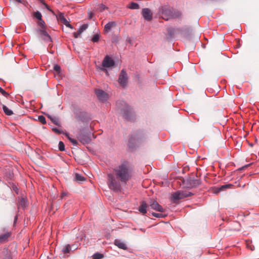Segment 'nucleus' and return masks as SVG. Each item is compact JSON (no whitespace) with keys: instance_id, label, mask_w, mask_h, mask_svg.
<instances>
[{"instance_id":"nucleus-49","label":"nucleus","mask_w":259,"mask_h":259,"mask_svg":"<svg viewBox=\"0 0 259 259\" xmlns=\"http://www.w3.org/2000/svg\"><path fill=\"white\" fill-rule=\"evenodd\" d=\"M66 27L70 28L71 29H74V28L69 23L66 25Z\"/></svg>"},{"instance_id":"nucleus-14","label":"nucleus","mask_w":259,"mask_h":259,"mask_svg":"<svg viewBox=\"0 0 259 259\" xmlns=\"http://www.w3.org/2000/svg\"><path fill=\"white\" fill-rule=\"evenodd\" d=\"M148 205L146 202L142 201L140 202V205L138 208V210L143 214H145L147 212Z\"/></svg>"},{"instance_id":"nucleus-15","label":"nucleus","mask_w":259,"mask_h":259,"mask_svg":"<svg viewBox=\"0 0 259 259\" xmlns=\"http://www.w3.org/2000/svg\"><path fill=\"white\" fill-rule=\"evenodd\" d=\"M114 244L120 249L123 250H126L127 249L126 244L119 239H115Z\"/></svg>"},{"instance_id":"nucleus-28","label":"nucleus","mask_w":259,"mask_h":259,"mask_svg":"<svg viewBox=\"0 0 259 259\" xmlns=\"http://www.w3.org/2000/svg\"><path fill=\"white\" fill-rule=\"evenodd\" d=\"M3 109L4 113L7 115H12L13 114L12 110L9 109L6 105H3Z\"/></svg>"},{"instance_id":"nucleus-3","label":"nucleus","mask_w":259,"mask_h":259,"mask_svg":"<svg viewBox=\"0 0 259 259\" xmlns=\"http://www.w3.org/2000/svg\"><path fill=\"white\" fill-rule=\"evenodd\" d=\"M159 13L161 18L166 21L180 18L182 16L181 12L176 11L172 7L167 5L160 7L159 9Z\"/></svg>"},{"instance_id":"nucleus-8","label":"nucleus","mask_w":259,"mask_h":259,"mask_svg":"<svg viewBox=\"0 0 259 259\" xmlns=\"http://www.w3.org/2000/svg\"><path fill=\"white\" fill-rule=\"evenodd\" d=\"M47 29H36V32L44 41L49 46L53 42L52 38L46 31Z\"/></svg>"},{"instance_id":"nucleus-6","label":"nucleus","mask_w":259,"mask_h":259,"mask_svg":"<svg viewBox=\"0 0 259 259\" xmlns=\"http://www.w3.org/2000/svg\"><path fill=\"white\" fill-rule=\"evenodd\" d=\"M193 195V193L187 190L178 191L172 194V199L174 202L177 201Z\"/></svg>"},{"instance_id":"nucleus-7","label":"nucleus","mask_w":259,"mask_h":259,"mask_svg":"<svg viewBox=\"0 0 259 259\" xmlns=\"http://www.w3.org/2000/svg\"><path fill=\"white\" fill-rule=\"evenodd\" d=\"M73 112L75 116L76 119L83 122L87 121L89 119V116L87 112L82 111L80 108L75 107Z\"/></svg>"},{"instance_id":"nucleus-45","label":"nucleus","mask_w":259,"mask_h":259,"mask_svg":"<svg viewBox=\"0 0 259 259\" xmlns=\"http://www.w3.org/2000/svg\"><path fill=\"white\" fill-rule=\"evenodd\" d=\"M70 142L75 146H77L78 145V143L75 139H70Z\"/></svg>"},{"instance_id":"nucleus-54","label":"nucleus","mask_w":259,"mask_h":259,"mask_svg":"<svg viewBox=\"0 0 259 259\" xmlns=\"http://www.w3.org/2000/svg\"><path fill=\"white\" fill-rule=\"evenodd\" d=\"M69 141H70V139H72L73 138H72L70 136L69 137H68L67 138Z\"/></svg>"},{"instance_id":"nucleus-32","label":"nucleus","mask_w":259,"mask_h":259,"mask_svg":"<svg viewBox=\"0 0 259 259\" xmlns=\"http://www.w3.org/2000/svg\"><path fill=\"white\" fill-rule=\"evenodd\" d=\"M33 16L36 19H37L38 20L42 19V15H41V13L38 11H37L36 12H34Z\"/></svg>"},{"instance_id":"nucleus-47","label":"nucleus","mask_w":259,"mask_h":259,"mask_svg":"<svg viewBox=\"0 0 259 259\" xmlns=\"http://www.w3.org/2000/svg\"><path fill=\"white\" fill-rule=\"evenodd\" d=\"M81 33H78V30L76 31V32H74V36L75 38H77L79 37V36L81 34Z\"/></svg>"},{"instance_id":"nucleus-11","label":"nucleus","mask_w":259,"mask_h":259,"mask_svg":"<svg viewBox=\"0 0 259 259\" xmlns=\"http://www.w3.org/2000/svg\"><path fill=\"white\" fill-rule=\"evenodd\" d=\"M118 80L121 86L123 88L126 86L127 77L126 71L124 69L121 71Z\"/></svg>"},{"instance_id":"nucleus-17","label":"nucleus","mask_w":259,"mask_h":259,"mask_svg":"<svg viewBox=\"0 0 259 259\" xmlns=\"http://www.w3.org/2000/svg\"><path fill=\"white\" fill-rule=\"evenodd\" d=\"M5 185H7L11 190L14 191L16 194H19V190L15 183L12 182H9L8 184L5 183Z\"/></svg>"},{"instance_id":"nucleus-52","label":"nucleus","mask_w":259,"mask_h":259,"mask_svg":"<svg viewBox=\"0 0 259 259\" xmlns=\"http://www.w3.org/2000/svg\"><path fill=\"white\" fill-rule=\"evenodd\" d=\"M17 218H18L17 215H16L15 217V219H14V223H15L17 222Z\"/></svg>"},{"instance_id":"nucleus-25","label":"nucleus","mask_w":259,"mask_h":259,"mask_svg":"<svg viewBox=\"0 0 259 259\" xmlns=\"http://www.w3.org/2000/svg\"><path fill=\"white\" fill-rule=\"evenodd\" d=\"M48 117L50 120L52 121V122L57 125V126H60V122L59 121V119L58 118L56 117H53L51 115H48Z\"/></svg>"},{"instance_id":"nucleus-51","label":"nucleus","mask_w":259,"mask_h":259,"mask_svg":"<svg viewBox=\"0 0 259 259\" xmlns=\"http://www.w3.org/2000/svg\"><path fill=\"white\" fill-rule=\"evenodd\" d=\"M15 1H16L17 2L19 3H22V4H23V1H21V0H15Z\"/></svg>"},{"instance_id":"nucleus-37","label":"nucleus","mask_w":259,"mask_h":259,"mask_svg":"<svg viewBox=\"0 0 259 259\" xmlns=\"http://www.w3.org/2000/svg\"><path fill=\"white\" fill-rule=\"evenodd\" d=\"M100 36V35L99 34H96L92 37V41L93 42H97L99 40Z\"/></svg>"},{"instance_id":"nucleus-34","label":"nucleus","mask_w":259,"mask_h":259,"mask_svg":"<svg viewBox=\"0 0 259 259\" xmlns=\"http://www.w3.org/2000/svg\"><path fill=\"white\" fill-rule=\"evenodd\" d=\"M56 17L60 22L65 18L64 17V14L62 12H59L58 14L56 16Z\"/></svg>"},{"instance_id":"nucleus-9","label":"nucleus","mask_w":259,"mask_h":259,"mask_svg":"<svg viewBox=\"0 0 259 259\" xmlns=\"http://www.w3.org/2000/svg\"><path fill=\"white\" fill-rule=\"evenodd\" d=\"M91 133L84 134L81 131L78 136V140L83 145L89 144L91 142Z\"/></svg>"},{"instance_id":"nucleus-40","label":"nucleus","mask_w":259,"mask_h":259,"mask_svg":"<svg viewBox=\"0 0 259 259\" xmlns=\"http://www.w3.org/2000/svg\"><path fill=\"white\" fill-rule=\"evenodd\" d=\"M52 131L58 134H64V132L57 127H53Z\"/></svg>"},{"instance_id":"nucleus-20","label":"nucleus","mask_w":259,"mask_h":259,"mask_svg":"<svg viewBox=\"0 0 259 259\" xmlns=\"http://www.w3.org/2000/svg\"><path fill=\"white\" fill-rule=\"evenodd\" d=\"M14 178V174L12 171H8L6 172L4 176V178L8 182H12Z\"/></svg>"},{"instance_id":"nucleus-29","label":"nucleus","mask_w":259,"mask_h":259,"mask_svg":"<svg viewBox=\"0 0 259 259\" xmlns=\"http://www.w3.org/2000/svg\"><path fill=\"white\" fill-rule=\"evenodd\" d=\"M168 34L170 38H172L174 36L175 33V28L173 27H168L167 29Z\"/></svg>"},{"instance_id":"nucleus-2","label":"nucleus","mask_w":259,"mask_h":259,"mask_svg":"<svg viewBox=\"0 0 259 259\" xmlns=\"http://www.w3.org/2000/svg\"><path fill=\"white\" fill-rule=\"evenodd\" d=\"M116 107L123 117L128 121H134L135 119L136 115L133 108L129 106L125 101L118 100L116 102Z\"/></svg>"},{"instance_id":"nucleus-16","label":"nucleus","mask_w":259,"mask_h":259,"mask_svg":"<svg viewBox=\"0 0 259 259\" xmlns=\"http://www.w3.org/2000/svg\"><path fill=\"white\" fill-rule=\"evenodd\" d=\"M101 65H115L113 59L109 56L107 55L104 58Z\"/></svg>"},{"instance_id":"nucleus-5","label":"nucleus","mask_w":259,"mask_h":259,"mask_svg":"<svg viewBox=\"0 0 259 259\" xmlns=\"http://www.w3.org/2000/svg\"><path fill=\"white\" fill-rule=\"evenodd\" d=\"M184 182L186 187L189 189L198 187L201 184L200 179L194 177H189Z\"/></svg>"},{"instance_id":"nucleus-18","label":"nucleus","mask_w":259,"mask_h":259,"mask_svg":"<svg viewBox=\"0 0 259 259\" xmlns=\"http://www.w3.org/2000/svg\"><path fill=\"white\" fill-rule=\"evenodd\" d=\"M113 66H96V69L98 71H104L106 75L108 76L109 73L108 69L111 68Z\"/></svg>"},{"instance_id":"nucleus-13","label":"nucleus","mask_w":259,"mask_h":259,"mask_svg":"<svg viewBox=\"0 0 259 259\" xmlns=\"http://www.w3.org/2000/svg\"><path fill=\"white\" fill-rule=\"evenodd\" d=\"M150 206L151 208L160 212L164 211L161 205H160L156 201H151L150 202Z\"/></svg>"},{"instance_id":"nucleus-42","label":"nucleus","mask_w":259,"mask_h":259,"mask_svg":"<svg viewBox=\"0 0 259 259\" xmlns=\"http://www.w3.org/2000/svg\"><path fill=\"white\" fill-rule=\"evenodd\" d=\"M0 93L5 97H8L9 96V94L5 91L2 88L0 87Z\"/></svg>"},{"instance_id":"nucleus-46","label":"nucleus","mask_w":259,"mask_h":259,"mask_svg":"<svg viewBox=\"0 0 259 259\" xmlns=\"http://www.w3.org/2000/svg\"><path fill=\"white\" fill-rule=\"evenodd\" d=\"M61 22L63 23L66 26L69 23V22L66 18L63 19Z\"/></svg>"},{"instance_id":"nucleus-39","label":"nucleus","mask_w":259,"mask_h":259,"mask_svg":"<svg viewBox=\"0 0 259 259\" xmlns=\"http://www.w3.org/2000/svg\"><path fill=\"white\" fill-rule=\"evenodd\" d=\"M39 2L45 7V8L49 10V11L54 13L52 10L50 8L48 5H47L45 2V0H39Z\"/></svg>"},{"instance_id":"nucleus-48","label":"nucleus","mask_w":259,"mask_h":259,"mask_svg":"<svg viewBox=\"0 0 259 259\" xmlns=\"http://www.w3.org/2000/svg\"><path fill=\"white\" fill-rule=\"evenodd\" d=\"M250 164H246L244 166H242V167L240 168L239 169L240 170L244 169V168H246L248 167L249 166H250Z\"/></svg>"},{"instance_id":"nucleus-30","label":"nucleus","mask_w":259,"mask_h":259,"mask_svg":"<svg viewBox=\"0 0 259 259\" xmlns=\"http://www.w3.org/2000/svg\"><path fill=\"white\" fill-rule=\"evenodd\" d=\"M54 70L57 72L59 77H62V74L61 72V66H54Z\"/></svg>"},{"instance_id":"nucleus-21","label":"nucleus","mask_w":259,"mask_h":259,"mask_svg":"<svg viewBox=\"0 0 259 259\" xmlns=\"http://www.w3.org/2000/svg\"><path fill=\"white\" fill-rule=\"evenodd\" d=\"M37 25L38 27L36 28V29H47V26L44 21V20L42 19H40L39 20H38L37 22Z\"/></svg>"},{"instance_id":"nucleus-22","label":"nucleus","mask_w":259,"mask_h":259,"mask_svg":"<svg viewBox=\"0 0 259 259\" xmlns=\"http://www.w3.org/2000/svg\"><path fill=\"white\" fill-rule=\"evenodd\" d=\"M18 204L22 209H24L28 206V201L26 198L22 197L19 200Z\"/></svg>"},{"instance_id":"nucleus-24","label":"nucleus","mask_w":259,"mask_h":259,"mask_svg":"<svg viewBox=\"0 0 259 259\" xmlns=\"http://www.w3.org/2000/svg\"><path fill=\"white\" fill-rule=\"evenodd\" d=\"M116 23L114 21L109 22L104 26V30L106 32H108L111 28L115 26Z\"/></svg>"},{"instance_id":"nucleus-12","label":"nucleus","mask_w":259,"mask_h":259,"mask_svg":"<svg viewBox=\"0 0 259 259\" xmlns=\"http://www.w3.org/2000/svg\"><path fill=\"white\" fill-rule=\"evenodd\" d=\"M142 14L144 19L147 21H150L152 19L153 14L149 8H143Z\"/></svg>"},{"instance_id":"nucleus-33","label":"nucleus","mask_w":259,"mask_h":259,"mask_svg":"<svg viewBox=\"0 0 259 259\" xmlns=\"http://www.w3.org/2000/svg\"><path fill=\"white\" fill-rule=\"evenodd\" d=\"M88 27V24H82L78 29V33H82V32L85 30Z\"/></svg>"},{"instance_id":"nucleus-43","label":"nucleus","mask_w":259,"mask_h":259,"mask_svg":"<svg viewBox=\"0 0 259 259\" xmlns=\"http://www.w3.org/2000/svg\"><path fill=\"white\" fill-rule=\"evenodd\" d=\"M108 8L103 4H101L99 6V9L101 12H103L105 10L107 9Z\"/></svg>"},{"instance_id":"nucleus-36","label":"nucleus","mask_w":259,"mask_h":259,"mask_svg":"<svg viewBox=\"0 0 259 259\" xmlns=\"http://www.w3.org/2000/svg\"><path fill=\"white\" fill-rule=\"evenodd\" d=\"M75 179L77 181H83L85 180L84 177L78 174H76Z\"/></svg>"},{"instance_id":"nucleus-53","label":"nucleus","mask_w":259,"mask_h":259,"mask_svg":"<svg viewBox=\"0 0 259 259\" xmlns=\"http://www.w3.org/2000/svg\"><path fill=\"white\" fill-rule=\"evenodd\" d=\"M140 230L143 232H145V229H142V228H141L140 229Z\"/></svg>"},{"instance_id":"nucleus-27","label":"nucleus","mask_w":259,"mask_h":259,"mask_svg":"<svg viewBox=\"0 0 259 259\" xmlns=\"http://www.w3.org/2000/svg\"><path fill=\"white\" fill-rule=\"evenodd\" d=\"M127 8L132 10H137L139 9L140 6L139 5L136 3L131 2L127 6Z\"/></svg>"},{"instance_id":"nucleus-35","label":"nucleus","mask_w":259,"mask_h":259,"mask_svg":"<svg viewBox=\"0 0 259 259\" xmlns=\"http://www.w3.org/2000/svg\"><path fill=\"white\" fill-rule=\"evenodd\" d=\"M58 148H59V150L60 151H65V145L62 141L59 142V144H58Z\"/></svg>"},{"instance_id":"nucleus-38","label":"nucleus","mask_w":259,"mask_h":259,"mask_svg":"<svg viewBox=\"0 0 259 259\" xmlns=\"http://www.w3.org/2000/svg\"><path fill=\"white\" fill-rule=\"evenodd\" d=\"M153 217L157 218H164L165 215L161 213H156V212H152L151 213Z\"/></svg>"},{"instance_id":"nucleus-41","label":"nucleus","mask_w":259,"mask_h":259,"mask_svg":"<svg viewBox=\"0 0 259 259\" xmlns=\"http://www.w3.org/2000/svg\"><path fill=\"white\" fill-rule=\"evenodd\" d=\"M38 120L42 124L46 123V118L43 115H39L38 116Z\"/></svg>"},{"instance_id":"nucleus-10","label":"nucleus","mask_w":259,"mask_h":259,"mask_svg":"<svg viewBox=\"0 0 259 259\" xmlns=\"http://www.w3.org/2000/svg\"><path fill=\"white\" fill-rule=\"evenodd\" d=\"M95 92L100 101L104 103L107 101L108 95L105 92L100 89H96Z\"/></svg>"},{"instance_id":"nucleus-31","label":"nucleus","mask_w":259,"mask_h":259,"mask_svg":"<svg viewBox=\"0 0 259 259\" xmlns=\"http://www.w3.org/2000/svg\"><path fill=\"white\" fill-rule=\"evenodd\" d=\"M104 257V255L102 253L99 252H96L93 255V259H101Z\"/></svg>"},{"instance_id":"nucleus-23","label":"nucleus","mask_w":259,"mask_h":259,"mask_svg":"<svg viewBox=\"0 0 259 259\" xmlns=\"http://www.w3.org/2000/svg\"><path fill=\"white\" fill-rule=\"evenodd\" d=\"M233 186V185L231 184L222 185L221 187L216 188L217 190L215 191V193H218L220 192V191L225 190L226 189L231 188Z\"/></svg>"},{"instance_id":"nucleus-19","label":"nucleus","mask_w":259,"mask_h":259,"mask_svg":"<svg viewBox=\"0 0 259 259\" xmlns=\"http://www.w3.org/2000/svg\"><path fill=\"white\" fill-rule=\"evenodd\" d=\"M71 245L66 244L62 248L61 251L64 255H68V254L72 252Z\"/></svg>"},{"instance_id":"nucleus-44","label":"nucleus","mask_w":259,"mask_h":259,"mask_svg":"<svg viewBox=\"0 0 259 259\" xmlns=\"http://www.w3.org/2000/svg\"><path fill=\"white\" fill-rule=\"evenodd\" d=\"M72 252L76 250L78 248V245L76 244H73L71 245Z\"/></svg>"},{"instance_id":"nucleus-4","label":"nucleus","mask_w":259,"mask_h":259,"mask_svg":"<svg viewBox=\"0 0 259 259\" xmlns=\"http://www.w3.org/2000/svg\"><path fill=\"white\" fill-rule=\"evenodd\" d=\"M144 138V134L142 131H137L133 134L129 139L128 146L130 149L133 150L135 147L140 144Z\"/></svg>"},{"instance_id":"nucleus-26","label":"nucleus","mask_w":259,"mask_h":259,"mask_svg":"<svg viewBox=\"0 0 259 259\" xmlns=\"http://www.w3.org/2000/svg\"><path fill=\"white\" fill-rule=\"evenodd\" d=\"M10 232H7L0 235V242H4L7 240L8 238L11 236Z\"/></svg>"},{"instance_id":"nucleus-50","label":"nucleus","mask_w":259,"mask_h":259,"mask_svg":"<svg viewBox=\"0 0 259 259\" xmlns=\"http://www.w3.org/2000/svg\"><path fill=\"white\" fill-rule=\"evenodd\" d=\"M63 135H64L67 138L70 136V134L68 133H64Z\"/></svg>"},{"instance_id":"nucleus-1","label":"nucleus","mask_w":259,"mask_h":259,"mask_svg":"<svg viewBox=\"0 0 259 259\" xmlns=\"http://www.w3.org/2000/svg\"><path fill=\"white\" fill-rule=\"evenodd\" d=\"M132 177V170L128 161L124 160L113 169V173L107 175L109 188L115 192L122 190L121 184L126 185Z\"/></svg>"}]
</instances>
